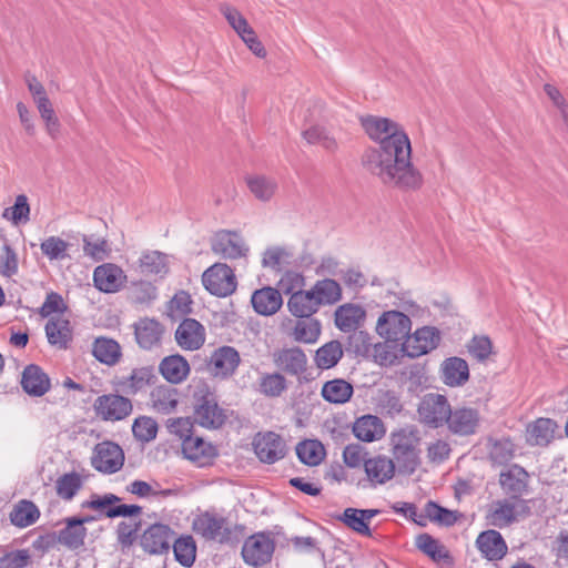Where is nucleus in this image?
Returning a JSON list of instances; mask_svg holds the SVG:
<instances>
[{"label": "nucleus", "mask_w": 568, "mask_h": 568, "mask_svg": "<svg viewBox=\"0 0 568 568\" xmlns=\"http://www.w3.org/2000/svg\"><path fill=\"white\" fill-rule=\"evenodd\" d=\"M416 546L434 561H440L449 557L445 546L428 534L419 535L416 539Z\"/></svg>", "instance_id": "obj_53"}, {"label": "nucleus", "mask_w": 568, "mask_h": 568, "mask_svg": "<svg viewBox=\"0 0 568 568\" xmlns=\"http://www.w3.org/2000/svg\"><path fill=\"white\" fill-rule=\"evenodd\" d=\"M92 354L100 363L108 366H114L122 357L119 343L106 337H99L94 341Z\"/></svg>", "instance_id": "obj_38"}, {"label": "nucleus", "mask_w": 568, "mask_h": 568, "mask_svg": "<svg viewBox=\"0 0 568 568\" xmlns=\"http://www.w3.org/2000/svg\"><path fill=\"white\" fill-rule=\"evenodd\" d=\"M320 306L333 305L342 300V287L332 278L318 280L310 288Z\"/></svg>", "instance_id": "obj_39"}, {"label": "nucleus", "mask_w": 568, "mask_h": 568, "mask_svg": "<svg viewBox=\"0 0 568 568\" xmlns=\"http://www.w3.org/2000/svg\"><path fill=\"white\" fill-rule=\"evenodd\" d=\"M515 455V446L509 439H500L494 443L489 457L496 465H506Z\"/></svg>", "instance_id": "obj_61"}, {"label": "nucleus", "mask_w": 568, "mask_h": 568, "mask_svg": "<svg viewBox=\"0 0 568 568\" xmlns=\"http://www.w3.org/2000/svg\"><path fill=\"white\" fill-rule=\"evenodd\" d=\"M159 371L171 384H180L186 379L190 365L183 356L176 354L164 357L159 365Z\"/></svg>", "instance_id": "obj_33"}, {"label": "nucleus", "mask_w": 568, "mask_h": 568, "mask_svg": "<svg viewBox=\"0 0 568 568\" xmlns=\"http://www.w3.org/2000/svg\"><path fill=\"white\" fill-rule=\"evenodd\" d=\"M245 182L253 196L261 202L271 201L278 187L275 179L263 174L247 175Z\"/></svg>", "instance_id": "obj_36"}, {"label": "nucleus", "mask_w": 568, "mask_h": 568, "mask_svg": "<svg viewBox=\"0 0 568 568\" xmlns=\"http://www.w3.org/2000/svg\"><path fill=\"white\" fill-rule=\"evenodd\" d=\"M45 334L51 345L58 348H65L71 341L69 321L60 316L50 318L45 325Z\"/></svg>", "instance_id": "obj_40"}, {"label": "nucleus", "mask_w": 568, "mask_h": 568, "mask_svg": "<svg viewBox=\"0 0 568 568\" xmlns=\"http://www.w3.org/2000/svg\"><path fill=\"white\" fill-rule=\"evenodd\" d=\"M65 526L57 531L59 544L70 550H77L84 545L87 528L82 526L79 517H68L64 520Z\"/></svg>", "instance_id": "obj_27"}, {"label": "nucleus", "mask_w": 568, "mask_h": 568, "mask_svg": "<svg viewBox=\"0 0 568 568\" xmlns=\"http://www.w3.org/2000/svg\"><path fill=\"white\" fill-rule=\"evenodd\" d=\"M343 347L341 342L331 341L321 346L315 353L316 366L321 369H329L337 365L343 357Z\"/></svg>", "instance_id": "obj_44"}, {"label": "nucleus", "mask_w": 568, "mask_h": 568, "mask_svg": "<svg viewBox=\"0 0 568 568\" xmlns=\"http://www.w3.org/2000/svg\"><path fill=\"white\" fill-rule=\"evenodd\" d=\"M443 382L450 386H463L469 379L467 362L460 357L446 358L440 367Z\"/></svg>", "instance_id": "obj_28"}, {"label": "nucleus", "mask_w": 568, "mask_h": 568, "mask_svg": "<svg viewBox=\"0 0 568 568\" xmlns=\"http://www.w3.org/2000/svg\"><path fill=\"white\" fill-rule=\"evenodd\" d=\"M274 544L265 534L248 537L242 548V556L246 564L260 567L267 564L273 555Z\"/></svg>", "instance_id": "obj_15"}, {"label": "nucleus", "mask_w": 568, "mask_h": 568, "mask_svg": "<svg viewBox=\"0 0 568 568\" xmlns=\"http://www.w3.org/2000/svg\"><path fill=\"white\" fill-rule=\"evenodd\" d=\"M40 517L39 508L30 500L23 499L14 505L10 513L11 523L20 528L33 525Z\"/></svg>", "instance_id": "obj_43"}, {"label": "nucleus", "mask_w": 568, "mask_h": 568, "mask_svg": "<svg viewBox=\"0 0 568 568\" xmlns=\"http://www.w3.org/2000/svg\"><path fill=\"white\" fill-rule=\"evenodd\" d=\"M288 387L287 381L278 372L264 373L258 379V392L267 397H280Z\"/></svg>", "instance_id": "obj_45"}, {"label": "nucleus", "mask_w": 568, "mask_h": 568, "mask_svg": "<svg viewBox=\"0 0 568 568\" xmlns=\"http://www.w3.org/2000/svg\"><path fill=\"white\" fill-rule=\"evenodd\" d=\"M82 242L84 255L95 262L105 260L110 254V246L104 239L93 241L91 236L83 235Z\"/></svg>", "instance_id": "obj_60"}, {"label": "nucleus", "mask_w": 568, "mask_h": 568, "mask_svg": "<svg viewBox=\"0 0 568 568\" xmlns=\"http://www.w3.org/2000/svg\"><path fill=\"white\" fill-rule=\"evenodd\" d=\"M364 469L367 478L373 484L383 485L390 480L395 475V464L393 459L386 456H375L364 463Z\"/></svg>", "instance_id": "obj_29"}, {"label": "nucleus", "mask_w": 568, "mask_h": 568, "mask_svg": "<svg viewBox=\"0 0 568 568\" xmlns=\"http://www.w3.org/2000/svg\"><path fill=\"white\" fill-rule=\"evenodd\" d=\"M182 453L185 458L201 467L209 465L217 454L216 448L211 443L195 436L184 439Z\"/></svg>", "instance_id": "obj_24"}, {"label": "nucleus", "mask_w": 568, "mask_h": 568, "mask_svg": "<svg viewBox=\"0 0 568 568\" xmlns=\"http://www.w3.org/2000/svg\"><path fill=\"white\" fill-rule=\"evenodd\" d=\"M156 376L151 366H141L133 368L129 375L118 376L114 386L118 392L134 396L153 385Z\"/></svg>", "instance_id": "obj_14"}, {"label": "nucleus", "mask_w": 568, "mask_h": 568, "mask_svg": "<svg viewBox=\"0 0 568 568\" xmlns=\"http://www.w3.org/2000/svg\"><path fill=\"white\" fill-rule=\"evenodd\" d=\"M126 276L115 264L106 263L99 265L93 272V282L95 287L104 293L118 292Z\"/></svg>", "instance_id": "obj_23"}, {"label": "nucleus", "mask_w": 568, "mask_h": 568, "mask_svg": "<svg viewBox=\"0 0 568 568\" xmlns=\"http://www.w3.org/2000/svg\"><path fill=\"white\" fill-rule=\"evenodd\" d=\"M141 272L144 274H165L168 272L166 255L158 252L143 253L139 260Z\"/></svg>", "instance_id": "obj_51"}, {"label": "nucleus", "mask_w": 568, "mask_h": 568, "mask_svg": "<svg viewBox=\"0 0 568 568\" xmlns=\"http://www.w3.org/2000/svg\"><path fill=\"white\" fill-rule=\"evenodd\" d=\"M393 455L395 459L405 468L414 471L418 465L417 454V433L413 428H402L392 434Z\"/></svg>", "instance_id": "obj_5"}, {"label": "nucleus", "mask_w": 568, "mask_h": 568, "mask_svg": "<svg viewBox=\"0 0 568 568\" xmlns=\"http://www.w3.org/2000/svg\"><path fill=\"white\" fill-rule=\"evenodd\" d=\"M20 384L22 389L29 396L33 397H41L51 388L48 374L36 364H30L24 367Z\"/></svg>", "instance_id": "obj_22"}, {"label": "nucleus", "mask_w": 568, "mask_h": 568, "mask_svg": "<svg viewBox=\"0 0 568 568\" xmlns=\"http://www.w3.org/2000/svg\"><path fill=\"white\" fill-rule=\"evenodd\" d=\"M450 409L452 407L446 396L429 393L422 398L417 412L424 424L438 428L446 425Z\"/></svg>", "instance_id": "obj_8"}, {"label": "nucleus", "mask_w": 568, "mask_h": 568, "mask_svg": "<svg viewBox=\"0 0 568 568\" xmlns=\"http://www.w3.org/2000/svg\"><path fill=\"white\" fill-rule=\"evenodd\" d=\"M70 244L59 236H49L40 244L41 252L50 261H59L69 257Z\"/></svg>", "instance_id": "obj_55"}, {"label": "nucleus", "mask_w": 568, "mask_h": 568, "mask_svg": "<svg viewBox=\"0 0 568 568\" xmlns=\"http://www.w3.org/2000/svg\"><path fill=\"white\" fill-rule=\"evenodd\" d=\"M179 404V393L178 389L166 386L160 385L153 388L150 394V405L153 410L156 413L168 415L173 413Z\"/></svg>", "instance_id": "obj_34"}, {"label": "nucleus", "mask_w": 568, "mask_h": 568, "mask_svg": "<svg viewBox=\"0 0 568 568\" xmlns=\"http://www.w3.org/2000/svg\"><path fill=\"white\" fill-rule=\"evenodd\" d=\"M304 139L310 144H320L325 150L334 152L337 150L336 140L322 126H312L303 133Z\"/></svg>", "instance_id": "obj_59"}, {"label": "nucleus", "mask_w": 568, "mask_h": 568, "mask_svg": "<svg viewBox=\"0 0 568 568\" xmlns=\"http://www.w3.org/2000/svg\"><path fill=\"white\" fill-rule=\"evenodd\" d=\"M95 415L104 422H120L133 412L132 400L119 393L103 394L93 403Z\"/></svg>", "instance_id": "obj_4"}, {"label": "nucleus", "mask_w": 568, "mask_h": 568, "mask_svg": "<svg viewBox=\"0 0 568 568\" xmlns=\"http://www.w3.org/2000/svg\"><path fill=\"white\" fill-rule=\"evenodd\" d=\"M440 341L436 328L425 326L418 328L414 334H407L402 343L403 352L412 357H419L437 347Z\"/></svg>", "instance_id": "obj_13"}, {"label": "nucleus", "mask_w": 568, "mask_h": 568, "mask_svg": "<svg viewBox=\"0 0 568 568\" xmlns=\"http://www.w3.org/2000/svg\"><path fill=\"white\" fill-rule=\"evenodd\" d=\"M211 250L224 260L246 258L250 246L244 237L234 231L221 230L211 240Z\"/></svg>", "instance_id": "obj_6"}, {"label": "nucleus", "mask_w": 568, "mask_h": 568, "mask_svg": "<svg viewBox=\"0 0 568 568\" xmlns=\"http://www.w3.org/2000/svg\"><path fill=\"white\" fill-rule=\"evenodd\" d=\"M39 111L40 118L44 122L45 132L52 139H57L60 132V121L53 110L50 99L39 100L36 104Z\"/></svg>", "instance_id": "obj_50"}, {"label": "nucleus", "mask_w": 568, "mask_h": 568, "mask_svg": "<svg viewBox=\"0 0 568 568\" xmlns=\"http://www.w3.org/2000/svg\"><path fill=\"white\" fill-rule=\"evenodd\" d=\"M335 325L345 333L355 331L365 318V311L362 306L347 303L336 308L334 313Z\"/></svg>", "instance_id": "obj_35"}, {"label": "nucleus", "mask_w": 568, "mask_h": 568, "mask_svg": "<svg viewBox=\"0 0 568 568\" xmlns=\"http://www.w3.org/2000/svg\"><path fill=\"white\" fill-rule=\"evenodd\" d=\"M296 454L300 460L308 466L318 465L324 457V447L317 440H305L297 445Z\"/></svg>", "instance_id": "obj_49"}, {"label": "nucleus", "mask_w": 568, "mask_h": 568, "mask_svg": "<svg viewBox=\"0 0 568 568\" xmlns=\"http://www.w3.org/2000/svg\"><path fill=\"white\" fill-rule=\"evenodd\" d=\"M556 423L549 418H539L529 426V438L535 445H547L554 437Z\"/></svg>", "instance_id": "obj_48"}, {"label": "nucleus", "mask_w": 568, "mask_h": 568, "mask_svg": "<svg viewBox=\"0 0 568 568\" xmlns=\"http://www.w3.org/2000/svg\"><path fill=\"white\" fill-rule=\"evenodd\" d=\"M83 481L80 474L72 471L60 476L55 481L57 495L63 500H71L82 488Z\"/></svg>", "instance_id": "obj_46"}, {"label": "nucleus", "mask_w": 568, "mask_h": 568, "mask_svg": "<svg viewBox=\"0 0 568 568\" xmlns=\"http://www.w3.org/2000/svg\"><path fill=\"white\" fill-rule=\"evenodd\" d=\"M382 419L374 415H364L357 418L353 425V433L362 442L372 443L385 435Z\"/></svg>", "instance_id": "obj_32"}, {"label": "nucleus", "mask_w": 568, "mask_h": 568, "mask_svg": "<svg viewBox=\"0 0 568 568\" xmlns=\"http://www.w3.org/2000/svg\"><path fill=\"white\" fill-rule=\"evenodd\" d=\"M468 354L471 358L479 363H485L489 359L493 352V343L486 335H475L466 345Z\"/></svg>", "instance_id": "obj_54"}, {"label": "nucleus", "mask_w": 568, "mask_h": 568, "mask_svg": "<svg viewBox=\"0 0 568 568\" xmlns=\"http://www.w3.org/2000/svg\"><path fill=\"white\" fill-rule=\"evenodd\" d=\"M194 418L205 428H220L226 419L224 410L219 406L216 396L205 383H199L193 393Z\"/></svg>", "instance_id": "obj_2"}, {"label": "nucleus", "mask_w": 568, "mask_h": 568, "mask_svg": "<svg viewBox=\"0 0 568 568\" xmlns=\"http://www.w3.org/2000/svg\"><path fill=\"white\" fill-rule=\"evenodd\" d=\"M176 532L165 524H153L141 536L142 548L151 555L168 554Z\"/></svg>", "instance_id": "obj_12"}, {"label": "nucleus", "mask_w": 568, "mask_h": 568, "mask_svg": "<svg viewBox=\"0 0 568 568\" xmlns=\"http://www.w3.org/2000/svg\"><path fill=\"white\" fill-rule=\"evenodd\" d=\"M528 477L523 467L513 465L500 473L499 484L510 498H519L527 489Z\"/></svg>", "instance_id": "obj_26"}, {"label": "nucleus", "mask_w": 568, "mask_h": 568, "mask_svg": "<svg viewBox=\"0 0 568 568\" xmlns=\"http://www.w3.org/2000/svg\"><path fill=\"white\" fill-rule=\"evenodd\" d=\"M293 253L282 246H272L263 253L262 265L275 271H281L282 267L292 263Z\"/></svg>", "instance_id": "obj_47"}, {"label": "nucleus", "mask_w": 568, "mask_h": 568, "mask_svg": "<svg viewBox=\"0 0 568 568\" xmlns=\"http://www.w3.org/2000/svg\"><path fill=\"white\" fill-rule=\"evenodd\" d=\"M164 326L154 318H140L134 323V335L139 346L143 349H153L160 346Z\"/></svg>", "instance_id": "obj_21"}, {"label": "nucleus", "mask_w": 568, "mask_h": 568, "mask_svg": "<svg viewBox=\"0 0 568 568\" xmlns=\"http://www.w3.org/2000/svg\"><path fill=\"white\" fill-rule=\"evenodd\" d=\"M193 531L206 540L224 542L230 538L231 529L225 517L205 511L193 519Z\"/></svg>", "instance_id": "obj_10"}, {"label": "nucleus", "mask_w": 568, "mask_h": 568, "mask_svg": "<svg viewBox=\"0 0 568 568\" xmlns=\"http://www.w3.org/2000/svg\"><path fill=\"white\" fill-rule=\"evenodd\" d=\"M175 341L183 349H199L205 342V328L196 320L185 318L175 331Z\"/></svg>", "instance_id": "obj_19"}, {"label": "nucleus", "mask_w": 568, "mask_h": 568, "mask_svg": "<svg viewBox=\"0 0 568 568\" xmlns=\"http://www.w3.org/2000/svg\"><path fill=\"white\" fill-rule=\"evenodd\" d=\"M304 285L305 277L295 271L285 272L278 282L280 291L290 296L296 291H303Z\"/></svg>", "instance_id": "obj_62"}, {"label": "nucleus", "mask_w": 568, "mask_h": 568, "mask_svg": "<svg viewBox=\"0 0 568 568\" xmlns=\"http://www.w3.org/2000/svg\"><path fill=\"white\" fill-rule=\"evenodd\" d=\"M254 452L263 463L274 464L285 456V443L280 435L268 432L257 434L253 442Z\"/></svg>", "instance_id": "obj_18"}, {"label": "nucleus", "mask_w": 568, "mask_h": 568, "mask_svg": "<svg viewBox=\"0 0 568 568\" xmlns=\"http://www.w3.org/2000/svg\"><path fill=\"white\" fill-rule=\"evenodd\" d=\"M353 394V385L343 378L325 382L321 390L322 397L331 404H345Z\"/></svg>", "instance_id": "obj_37"}, {"label": "nucleus", "mask_w": 568, "mask_h": 568, "mask_svg": "<svg viewBox=\"0 0 568 568\" xmlns=\"http://www.w3.org/2000/svg\"><path fill=\"white\" fill-rule=\"evenodd\" d=\"M251 302L254 311L261 315H273L283 304L280 291L270 286L255 291Z\"/></svg>", "instance_id": "obj_30"}, {"label": "nucleus", "mask_w": 568, "mask_h": 568, "mask_svg": "<svg viewBox=\"0 0 568 568\" xmlns=\"http://www.w3.org/2000/svg\"><path fill=\"white\" fill-rule=\"evenodd\" d=\"M529 514V507L520 498H505L494 501L486 515L488 525L505 528Z\"/></svg>", "instance_id": "obj_3"}, {"label": "nucleus", "mask_w": 568, "mask_h": 568, "mask_svg": "<svg viewBox=\"0 0 568 568\" xmlns=\"http://www.w3.org/2000/svg\"><path fill=\"white\" fill-rule=\"evenodd\" d=\"M320 307L311 290L296 291L287 301L290 313L297 318L312 317Z\"/></svg>", "instance_id": "obj_31"}, {"label": "nucleus", "mask_w": 568, "mask_h": 568, "mask_svg": "<svg viewBox=\"0 0 568 568\" xmlns=\"http://www.w3.org/2000/svg\"><path fill=\"white\" fill-rule=\"evenodd\" d=\"M204 287L213 295L224 297L236 290V278L233 270L225 263H215L202 275Z\"/></svg>", "instance_id": "obj_7"}, {"label": "nucleus", "mask_w": 568, "mask_h": 568, "mask_svg": "<svg viewBox=\"0 0 568 568\" xmlns=\"http://www.w3.org/2000/svg\"><path fill=\"white\" fill-rule=\"evenodd\" d=\"M321 335V323L313 317L298 318L292 329L294 341L304 344L315 343Z\"/></svg>", "instance_id": "obj_41"}, {"label": "nucleus", "mask_w": 568, "mask_h": 568, "mask_svg": "<svg viewBox=\"0 0 568 568\" xmlns=\"http://www.w3.org/2000/svg\"><path fill=\"white\" fill-rule=\"evenodd\" d=\"M424 511L426 517L432 521L438 523L446 527L454 526L458 518L462 516V514L458 511L446 509L434 501H428Z\"/></svg>", "instance_id": "obj_52"}, {"label": "nucleus", "mask_w": 568, "mask_h": 568, "mask_svg": "<svg viewBox=\"0 0 568 568\" xmlns=\"http://www.w3.org/2000/svg\"><path fill=\"white\" fill-rule=\"evenodd\" d=\"M171 547L175 560L184 567H191L196 558V544L191 535H183L174 538Z\"/></svg>", "instance_id": "obj_42"}, {"label": "nucleus", "mask_w": 568, "mask_h": 568, "mask_svg": "<svg viewBox=\"0 0 568 568\" xmlns=\"http://www.w3.org/2000/svg\"><path fill=\"white\" fill-rule=\"evenodd\" d=\"M3 256L0 261V274L11 277L18 273V255L10 245H3Z\"/></svg>", "instance_id": "obj_64"}, {"label": "nucleus", "mask_w": 568, "mask_h": 568, "mask_svg": "<svg viewBox=\"0 0 568 568\" xmlns=\"http://www.w3.org/2000/svg\"><path fill=\"white\" fill-rule=\"evenodd\" d=\"M133 436L142 443H149L156 437L158 423L149 416H139L132 424Z\"/></svg>", "instance_id": "obj_56"}, {"label": "nucleus", "mask_w": 568, "mask_h": 568, "mask_svg": "<svg viewBox=\"0 0 568 568\" xmlns=\"http://www.w3.org/2000/svg\"><path fill=\"white\" fill-rule=\"evenodd\" d=\"M220 12L237 34L241 31H245V29L247 28V20L235 7L227 3H222L220 6Z\"/></svg>", "instance_id": "obj_63"}, {"label": "nucleus", "mask_w": 568, "mask_h": 568, "mask_svg": "<svg viewBox=\"0 0 568 568\" xmlns=\"http://www.w3.org/2000/svg\"><path fill=\"white\" fill-rule=\"evenodd\" d=\"M476 546L488 560H500L508 549L500 532L494 529L480 532L476 539Z\"/></svg>", "instance_id": "obj_25"}, {"label": "nucleus", "mask_w": 568, "mask_h": 568, "mask_svg": "<svg viewBox=\"0 0 568 568\" xmlns=\"http://www.w3.org/2000/svg\"><path fill=\"white\" fill-rule=\"evenodd\" d=\"M272 357L275 366L290 375L298 376L306 371L307 357L298 347L275 351Z\"/></svg>", "instance_id": "obj_20"}, {"label": "nucleus", "mask_w": 568, "mask_h": 568, "mask_svg": "<svg viewBox=\"0 0 568 568\" xmlns=\"http://www.w3.org/2000/svg\"><path fill=\"white\" fill-rule=\"evenodd\" d=\"M361 124L369 139L378 143L364 152V169L386 186L403 191L419 189L423 176L412 162V143L404 128L377 115L362 116Z\"/></svg>", "instance_id": "obj_1"}, {"label": "nucleus", "mask_w": 568, "mask_h": 568, "mask_svg": "<svg viewBox=\"0 0 568 568\" xmlns=\"http://www.w3.org/2000/svg\"><path fill=\"white\" fill-rule=\"evenodd\" d=\"M91 464L98 471L114 474L124 464V453L118 444L102 442L94 447Z\"/></svg>", "instance_id": "obj_11"}, {"label": "nucleus", "mask_w": 568, "mask_h": 568, "mask_svg": "<svg viewBox=\"0 0 568 568\" xmlns=\"http://www.w3.org/2000/svg\"><path fill=\"white\" fill-rule=\"evenodd\" d=\"M339 520L349 529L359 535L367 537L372 536L368 524L366 523L365 518L361 516V511L357 508H346L339 517Z\"/></svg>", "instance_id": "obj_58"}, {"label": "nucleus", "mask_w": 568, "mask_h": 568, "mask_svg": "<svg viewBox=\"0 0 568 568\" xmlns=\"http://www.w3.org/2000/svg\"><path fill=\"white\" fill-rule=\"evenodd\" d=\"M410 329V318L399 311L384 312L376 323L377 334L389 342H403Z\"/></svg>", "instance_id": "obj_9"}, {"label": "nucleus", "mask_w": 568, "mask_h": 568, "mask_svg": "<svg viewBox=\"0 0 568 568\" xmlns=\"http://www.w3.org/2000/svg\"><path fill=\"white\" fill-rule=\"evenodd\" d=\"M480 420L478 409L463 406L450 409L446 425L454 435L469 436L477 433Z\"/></svg>", "instance_id": "obj_16"}, {"label": "nucleus", "mask_w": 568, "mask_h": 568, "mask_svg": "<svg viewBox=\"0 0 568 568\" xmlns=\"http://www.w3.org/2000/svg\"><path fill=\"white\" fill-rule=\"evenodd\" d=\"M29 214L30 205L28 197L24 194H20L16 197L14 204L3 211L2 216L14 225H19L29 221Z\"/></svg>", "instance_id": "obj_57"}, {"label": "nucleus", "mask_w": 568, "mask_h": 568, "mask_svg": "<svg viewBox=\"0 0 568 568\" xmlns=\"http://www.w3.org/2000/svg\"><path fill=\"white\" fill-rule=\"evenodd\" d=\"M240 362V354L234 347L221 346L212 353L207 368L215 377L227 378L234 374Z\"/></svg>", "instance_id": "obj_17"}]
</instances>
